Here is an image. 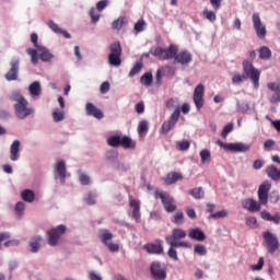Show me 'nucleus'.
<instances>
[{"label":"nucleus","instance_id":"obj_1","mask_svg":"<svg viewBox=\"0 0 280 280\" xmlns=\"http://www.w3.org/2000/svg\"><path fill=\"white\" fill-rule=\"evenodd\" d=\"M270 189H271L270 182L265 180L262 184L259 185L258 201H256L253 198L245 199L243 203L244 209L252 213L259 212L261 209V206L266 207L268 205Z\"/></svg>","mask_w":280,"mask_h":280},{"label":"nucleus","instance_id":"obj_2","mask_svg":"<svg viewBox=\"0 0 280 280\" xmlns=\"http://www.w3.org/2000/svg\"><path fill=\"white\" fill-rule=\"evenodd\" d=\"M243 71L245 74L237 73L233 75L232 83L241 84L246 80V78H248L253 82L255 89H258L260 72L253 66L250 61H243Z\"/></svg>","mask_w":280,"mask_h":280},{"label":"nucleus","instance_id":"obj_3","mask_svg":"<svg viewBox=\"0 0 280 280\" xmlns=\"http://www.w3.org/2000/svg\"><path fill=\"white\" fill-rule=\"evenodd\" d=\"M165 106L168 110L174 109V112L170 116V119L162 124V127H161L162 135H167L172 129H174V127L178 122V119L180 116L179 102L177 98H168L165 102Z\"/></svg>","mask_w":280,"mask_h":280},{"label":"nucleus","instance_id":"obj_4","mask_svg":"<svg viewBox=\"0 0 280 280\" xmlns=\"http://www.w3.org/2000/svg\"><path fill=\"white\" fill-rule=\"evenodd\" d=\"M11 97L13 102H15L14 110L18 119H25L26 117H30V115H34V107H30V103L23 95L13 93Z\"/></svg>","mask_w":280,"mask_h":280},{"label":"nucleus","instance_id":"obj_5","mask_svg":"<svg viewBox=\"0 0 280 280\" xmlns=\"http://www.w3.org/2000/svg\"><path fill=\"white\" fill-rule=\"evenodd\" d=\"M187 236V232L183 229L175 228L172 230V235L165 236V242L170 245V247H182V248H190L189 242H185Z\"/></svg>","mask_w":280,"mask_h":280},{"label":"nucleus","instance_id":"obj_6","mask_svg":"<svg viewBox=\"0 0 280 280\" xmlns=\"http://www.w3.org/2000/svg\"><path fill=\"white\" fill-rule=\"evenodd\" d=\"M178 48L176 45L171 44L168 48L155 47L150 50V54L154 56L158 60H172L175 54H177Z\"/></svg>","mask_w":280,"mask_h":280},{"label":"nucleus","instance_id":"obj_7","mask_svg":"<svg viewBox=\"0 0 280 280\" xmlns=\"http://www.w3.org/2000/svg\"><path fill=\"white\" fill-rule=\"evenodd\" d=\"M154 198L161 199L164 210L167 213H174L177 210L175 199L167 191H160L158 188H155Z\"/></svg>","mask_w":280,"mask_h":280},{"label":"nucleus","instance_id":"obj_8","mask_svg":"<svg viewBox=\"0 0 280 280\" xmlns=\"http://www.w3.org/2000/svg\"><path fill=\"white\" fill-rule=\"evenodd\" d=\"M122 48L119 42L109 45L108 62L112 67H120Z\"/></svg>","mask_w":280,"mask_h":280},{"label":"nucleus","instance_id":"obj_9","mask_svg":"<svg viewBox=\"0 0 280 280\" xmlns=\"http://www.w3.org/2000/svg\"><path fill=\"white\" fill-rule=\"evenodd\" d=\"M67 233V226L63 224H60L56 228H52L48 231V244L51 247L58 246V242L60 241V237Z\"/></svg>","mask_w":280,"mask_h":280},{"label":"nucleus","instance_id":"obj_10","mask_svg":"<svg viewBox=\"0 0 280 280\" xmlns=\"http://www.w3.org/2000/svg\"><path fill=\"white\" fill-rule=\"evenodd\" d=\"M217 145L229 152L245 153L250 150V145L246 143H225L221 140H217Z\"/></svg>","mask_w":280,"mask_h":280},{"label":"nucleus","instance_id":"obj_11","mask_svg":"<svg viewBox=\"0 0 280 280\" xmlns=\"http://www.w3.org/2000/svg\"><path fill=\"white\" fill-rule=\"evenodd\" d=\"M262 238L268 246V253L273 254L279 249V241L277 238V235H275L272 232L265 231L262 234Z\"/></svg>","mask_w":280,"mask_h":280},{"label":"nucleus","instance_id":"obj_12","mask_svg":"<svg viewBox=\"0 0 280 280\" xmlns=\"http://www.w3.org/2000/svg\"><path fill=\"white\" fill-rule=\"evenodd\" d=\"M150 273L154 280L166 279V268L160 261H153L150 266Z\"/></svg>","mask_w":280,"mask_h":280},{"label":"nucleus","instance_id":"obj_13","mask_svg":"<svg viewBox=\"0 0 280 280\" xmlns=\"http://www.w3.org/2000/svg\"><path fill=\"white\" fill-rule=\"evenodd\" d=\"M143 249L150 255H162L164 253L162 240H155L153 243H147Z\"/></svg>","mask_w":280,"mask_h":280},{"label":"nucleus","instance_id":"obj_14","mask_svg":"<svg viewBox=\"0 0 280 280\" xmlns=\"http://www.w3.org/2000/svg\"><path fill=\"white\" fill-rule=\"evenodd\" d=\"M205 86L203 84H198L194 91V103L197 110H200L205 104Z\"/></svg>","mask_w":280,"mask_h":280},{"label":"nucleus","instance_id":"obj_15","mask_svg":"<svg viewBox=\"0 0 280 280\" xmlns=\"http://www.w3.org/2000/svg\"><path fill=\"white\" fill-rule=\"evenodd\" d=\"M253 24L258 38L260 39L265 38L267 34L266 26L261 23V20L258 13L253 14Z\"/></svg>","mask_w":280,"mask_h":280},{"label":"nucleus","instance_id":"obj_16","mask_svg":"<svg viewBox=\"0 0 280 280\" xmlns=\"http://www.w3.org/2000/svg\"><path fill=\"white\" fill-rule=\"evenodd\" d=\"M36 58H37V60H42V62H51V60L54 59V54H51V51H49V49L37 44L36 45Z\"/></svg>","mask_w":280,"mask_h":280},{"label":"nucleus","instance_id":"obj_17","mask_svg":"<svg viewBox=\"0 0 280 280\" xmlns=\"http://www.w3.org/2000/svg\"><path fill=\"white\" fill-rule=\"evenodd\" d=\"M85 114L86 116H91L97 120H102L104 118L103 112L92 103L85 104Z\"/></svg>","mask_w":280,"mask_h":280},{"label":"nucleus","instance_id":"obj_18","mask_svg":"<svg viewBox=\"0 0 280 280\" xmlns=\"http://www.w3.org/2000/svg\"><path fill=\"white\" fill-rule=\"evenodd\" d=\"M19 59H14L11 61V68L5 74V80H8V82L19 80Z\"/></svg>","mask_w":280,"mask_h":280},{"label":"nucleus","instance_id":"obj_19","mask_svg":"<svg viewBox=\"0 0 280 280\" xmlns=\"http://www.w3.org/2000/svg\"><path fill=\"white\" fill-rule=\"evenodd\" d=\"M55 172L59 176L61 185H65V182L67 180V163L65 160H60L57 162L55 166Z\"/></svg>","mask_w":280,"mask_h":280},{"label":"nucleus","instance_id":"obj_20","mask_svg":"<svg viewBox=\"0 0 280 280\" xmlns=\"http://www.w3.org/2000/svg\"><path fill=\"white\" fill-rule=\"evenodd\" d=\"M173 58L178 65H189V62L192 60L191 54L187 50L176 52Z\"/></svg>","mask_w":280,"mask_h":280},{"label":"nucleus","instance_id":"obj_21","mask_svg":"<svg viewBox=\"0 0 280 280\" xmlns=\"http://www.w3.org/2000/svg\"><path fill=\"white\" fill-rule=\"evenodd\" d=\"M125 150H135L136 141H133L129 136H119L118 138V148Z\"/></svg>","mask_w":280,"mask_h":280},{"label":"nucleus","instance_id":"obj_22","mask_svg":"<svg viewBox=\"0 0 280 280\" xmlns=\"http://www.w3.org/2000/svg\"><path fill=\"white\" fill-rule=\"evenodd\" d=\"M20 148L21 141L14 140L10 147V159L12 161H19V156H21Z\"/></svg>","mask_w":280,"mask_h":280},{"label":"nucleus","instance_id":"obj_23","mask_svg":"<svg viewBox=\"0 0 280 280\" xmlns=\"http://www.w3.org/2000/svg\"><path fill=\"white\" fill-rule=\"evenodd\" d=\"M260 218L264 220V221H267V222H271L276 225H279L280 223V215L279 213H275L273 215L270 214V212L264 210L260 212Z\"/></svg>","mask_w":280,"mask_h":280},{"label":"nucleus","instance_id":"obj_24","mask_svg":"<svg viewBox=\"0 0 280 280\" xmlns=\"http://www.w3.org/2000/svg\"><path fill=\"white\" fill-rule=\"evenodd\" d=\"M188 237L197 242H203L206 240V235L200 228L191 229L188 233Z\"/></svg>","mask_w":280,"mask_h":280},{"label":"nucleus","instance_id":"obj_25","mask_svg":"<svg viewBox=\"0 0 280 280\" xmlns=\"http://www.w3.org/2000/svg\"><path fill=\"white\" fill-rule=\"evenodd\" d=\"M179 180H183V176L180 173L177 172H171L167 174L166 179H165V184L167 186H171Z\"/></svg>","mask_w":280,"mask_h":280},{"label":"nucleus","instance_id":"obj_26","mask_svg":"<svg viewBox=\"0 0 280 280\" xmlns=\"http://www.w3.org/2000/svg\"><path fill=\"white\" fill-rule=\"evenodd\" d=\"M268 177L275 182L280 179V171L275 165L268 166L266 168Z\"/></svg>","mask_w":280,"mask_h":280},{"label":"nucleus","instance_id":"obj_27","mask_svg":"<svg viewBox=\"0 0 280 280\" xmlns=\"http://www.w3.org/2000/svg\"><path fill=\"white\" fill-rule=\"evenodd\" d=\"M98 237L102 244L106 246L114 238V235L108 230H102V233Z\"/></svg>","mask_w":280,"mask_h":280},{"label":"nucleus","instance_id":"obj_28","mask_svg":"<svg viewBox=\"0 0 280 280\" xmlns=\"http://www.w3.org/2000/svg\"><path fill=\"white\" fill-rule=\"evenodd\" d=\"M260 60H270L272 52L267 46H262L258 49Z\"/></svg>","mask_w":280,"mask_h":280},{"label":"nucleus","instance_id":"obj_29","mask_svg":"<svg viewBox=\"0 0 280 280\" xmlns=\"http://www.w3.org/2000/svg\"><path fill=\"white\" fill-rule=\"evenodd\" d=\"M21 198L24 200V202H34V199L36 198V195L33 190L25 189L21 192Z\"/></svg>","mask_w":280,"mask_h":280},{"label":"nucleus","instance_id":"obj_30","mask_svg":"<svg viewBox=\"0 0 280 280\" xmlns=\"http://www.w3.org/2000/svg\"><path fill=\"white\" fill-rule=\"evenodd\" d=\"M63 119H65V110L56 108L52 112V120H54V122H56V124L62 122Z\"/></svg>","mask_w":280,"mask_h":280},{"label":"nucleus","instance_id":"obj_31","mask_svg":"<svg viewBox=\"0 0 280 280\" xmlns=\"http://www.w3.org/2000/svg\"><path fill=\"white\" fill-rule=\"evenodd\" d=\"M189 195L196 199V200H200L205 197V192L202 190V187H196V188H192L190 191H189Z\"/></svg>","mask_w":280,"mask_h":280},{"label":"nucleus","instance_id":"obj_32","mask_svg":"<svg viewBox=\"0 0 280 280\" xmlns=\"http://www.w3.org/2000/svg\"><path fill=\"white\" fill-rule=\"evenodd\" d=\"M126 23L127 19L125 16H120L112 23V27L113 30H117V32H119V30H121V27L126 25Z\"/></svg>","mask_w":280,"mask_h":280},{"label":"nucleus","instance_id":"obj_33","mask_svg":"<svg viewBox=\"0 0 280 280\" xmlns=\"http://www.w3.org/2000/svg\"><path fill=\"white\" fill-rule=\"evenodd\" d=\"M153 82V77L152 73L145 72L141 78H140V83L144 86H151Z\"/></svg>","mask_w":280,"mask_h":280},{"label":"nucleus","instance_id":"obj_34","mask_svg":"<svg viewBox=\"0 0 280 280\" xmlns=\"http://www.w3.org/2000/svg\"><path fill=\"white\" fill-rule=\"evenodd\" d=\"M14 211L18 218H23V213L25 211V203L23 201L16 202L14 207Z\"/></svg>","mask_w":280,"mask_h":280},{"label":"nucleus","instance_id":"obj_35","mask_svg":"<svg viewBox=\"0 0 280 280\" xmlns=\"http://www.w3.org/2000/svg\"><path fill=\"white\" fill-rule=\"evenodd\" d=\"M119 135L110 136L107 138V145L110 148H118Z\"/></svg>","mask_w":280,"mask_h":280},{"label":"nucleus","instance_id":"obj_36","mask_svg":"<svg viewBox=\"0 0 280 280\" xmlns=\"http://www.w3.org/2000/svg\"><path fill=\"white\" fill-rule=\"evenodd\" d=\"M200 158H201V164L209 163L211 161L210 151L207 149L201 150Z\"/></svg>","mask_w":280,"mask_h":280},{"label":"nucleus","instance_id":"obj_37","mask_svg":"<svg viewBox=\"0 0 280 280\" xmlns=\"http://www.w3.org/2000/svg\"><path fill=\"white\" fill-rule=\"evenodd\" d=\"M149 131V125L147 120H140L139 127H138V133L139 135H145Z\"/></svg>","mask_w":280,"mask_h":280},{"label":"nucleus","instance_id":"obj_38","mask_svg":"<svg viewBox=\"0 0 280 280\" xmlns=\"http://www.w3.org/2000/svg\"><path fill=\"white\" fill-rule=\"evenodd\" d=\"M172 222H173L174 224H177V225L184 224V213H183V211H177V212L174 214V218H173Z\"/></svg>","mask_w":280,"mask_h":280},{"label":"nucleus","instance_id":"obj_39","mask_svg":"<svg viewBox=\"0 0 280 280\" xmlns=\"http://www.w3.org/2000/svg\"><path fill=\"white\" fill-rule=\"evenodd\" d=\"M194 253L199 255V256H206L207 255V248L202 244H196L194 246Z\"/></svg>","mask_w":280,"mask_h":280},{"label":"nucleus","instance_id":"obj_40","mask_svg":"<svg viewBox=\"0 0 280 280\" xmlns=\"http://www.w3.org/2000/svg\"><path fill=\"white\" fill-rule=\"evenodd\" d=\"M228 217V212H226V210H220V211H218V212H215V213H211L210 215H209V220H218V219H224V218H226Z\"/></svg>","mask_w":280,"mask_h":280},{"label":"nucleus","instance_id":"obj_41","mask_svg":"<svg viewBox=\"0 0 280 280\" xmlns=\"http://www.w3.org/2000/svg\"><path fill=\"white\" fill-rule=\"evenodd\" d=\"M182 246H171L168 252H167V255L168 257L174 260V261H177L178 260V256H177V250L175 248H180Z\"/></svg>","mask_w":280,"mask_h":280},{"label":"nucleus","instance_id":"obj_42","mask_svg":"<svg viewBox=\"0 0 280 280\" xmlns=\"http://www.w3.org/2000/svg\"><path fill=\"white\" fill-rule=\"evenodd\" d=\"M203 16H206V19L210 22V23H214V21H217V15L213 11H209L208 9L203 10Z\"/></svg>","mask_w":280,"mask_h":280},{"label":"nucleus","instance_id":"obj_43","mask_svg":"<svg viewBox=\"0 0 280 280\" xmlns=\"http://www.w3.org/2000/svg\"><path fill=\"white\" fill-rule=\"evenodd\" d=\"M233 127L234 125L232 122L228 124L226 126H224L222 132H221V137L223 139H226V137L233 131Z\"/></svg>","mask_w":280,"mask_h":280},{"label":"nucleus","instance_id":"obj_44","mask_svg":"<svg viewBox=\"0 0 280 280\" xmlns=\"http://www.w3.org/2000/svg\"><path fill=\"white\" fill-rule=\"evenodd\" d=\"M142 69V63L141 62H137L132 69L129 72V77L133 78L135 75H137V73H139V71H141Z\"/></svg>","mask_w":280,"mask_h":280},{"label":"nucleus","instance_id":"obj_45","mask_svg":"<svg viewBox=\"0 0 280 280\" xmlns=\"http://www.w3.org/2000/svg\"><path fill=\"white\" fill-rule=\"evenodd\" d=\"M48 27L52 30L55 34H60V32H62V28H60V26L52 20L48 21Z\"/></svg>","mask_w":280,"mask_h":280},{"label":"nucleus","instance_id":"obj_46","mask_svg":"<svg viewBox=\"0 0 280 280\" xmlns=\"http://www.w3.org/2000/svg\"><path fill=\"white\" fill-rule=\"evenodd\" d=\"M79 180L83 186H89L91 184V177H89L86 174H80Z\"/></svg>","mask_w":280,"mask_h":280},{"label":"nucleus","instance_id":"obj_47","mask_svg":"<svg viewBox=\"0 0 280 280\" xmlns=\"http://www.w3.org/2000/svg\"><path fill=\"white\" fill-rule=\"evenodd\" d=\"M245 222H246V225L252 229H256L257 226V219L255 217H247Z\"/></svg>","mask_w":280,"mask_h":280},{"label":"nucleus","instance_id":"obj_48","mask_svg":"<svg viewBox=\"0 0 280 280\" xmlns=\"http://www.w3.org/2000/svg\"><path fill=\"white\" fill-rule=\"evenodd\" d=\"M144 25H145L144 20H139V21L135 24V32H137V34H139L140 32H143Z\"/></svg>","mask_w":280,"mask_h":280},{"label":"nucleus","instance_id":"obj_49","mask_svg":"<svg viewBox=\"0 0 280 280\" xmlns=\"http://www.w3.org/2000/svg\"><path fill=\"white\" fill-rule=\"evenodd\" d=\"M177 145H178V150L179 151H187L189 150V147H190V142L185 140V141H179L177 142Z\"/></svg>","mask_w":280,"mask_h":280},{"label":"nucleus","instance_id":"obj_50","mask_svg":"<svg viewBox=\"0 0 280 280\" xmlns=\"http://www.w3.org/2000/svg\"><path fill=\"white\" fill-rule=\"evenodd\" d=\"M264 264H265V260H264L262 257H260L258 262H257V265H252V270L253 271H260V270H262Z\"/></svg>","mask_w":280,"mask_h":280},{"label":"nucleus","instance_id":"obj_51","mask_svg":"<svg viewBox=\"0 0 280 280\" xmlns=\"http://www.w3.org/2000/svg\"><path fill=\"white\" fill-rule=\"evenodd\" d=\"M105 246L108 248V250L110 253H118V250H119L118 244H115V243H112V242H108Z\"/></svg>","mask_w":280,"mask_h":280},{"label":"nucleus","instance_id":"obj_52","mask_svg":"<svg viewBox=\"0 0 280 280\" xmlns=\"http://www.w3.org/2000/svg\"><path fill=\"white\" fill-rule=\"evenodd\" d=\"M90 16H91V21L92 23H97L98 19H100V14L95 12V9L92 8L89 12Z\"/></svg>","mask_w":280,"mask_h":280},{"label":"nucleus","instance_id":"obj_53","mask_svg":"<svg viewBox=\"0 0 280 280\" xmlns=\"http://www.w3.org/2000/svg\"><path fill=\"white\" fill-rule=\"evenodd\" d=\"M26 54H28V56H31V60H32L33 65H36V49L27 48Z\"/></svg>","mask_w":280,"mask_h":280},{"label":"nucleus","instance_id":"obj_54","mask_svg":"<svg viewBox=\"0 0 280 280\" xmlns=\"http://www.w3.org/2000/svg\"><path fill=\"white\" fill-rule=\"evenodd\" d=\"M109 89H110V85H109L108 81H105L101 84L100 92H101V94H106V93H108Z\"/></svg>","mask_w":280,"mask_h":280},{"label":"nucleus","instance_id":"obj_55","mask_svg":"<svg viewBox=\"0 0 280 280\" xmlns=\"http://www.w3.org/2000/svg\"><path fill=\"white\" fill-rule=\"evenodd\" d=\"M85 202L88 206H94L96 203L94 195L89 194L85 198Z\"/></svg>","mask_w":280,"mask_h":280},{"label":"nucleus","instance_id":"obj_56","mask_svg":"<svg viewBox=\"0 0 280 280\" xmlns=\"http://www.w3.org/2000/svg\"><path fill=\"white\" fill-rule=\"evenodd\" d=\"M270 103L271 104H278L280 103V91L276 92L271 97H270Z\"/></svg>","mask_w":280,"mask_h":280},{"label":"nucleus","instance_id":"obj_57","mask_svg":"<svg viewBox=\"0 0 280 280\" xmlns=\"http://www.w3.org/2000/svg\"><path fill=\"white\" fill-rule=\"evenodd\" d=\"M269 199L272 203H277L280 200L278 191H272Z\"/></svg>","mask_w":280,"mask_h":280},{"label":"nucleus","instance_id":"obj_58","mask_svg":"<svg viewBox=\"0 0 280 280\" xmlns=\"http://www.w3.org/2000/svg\"><path fill=\"white\" fill-rule=\"evenodd\" d=\"M136 113L141 115L144 113V105L143 102H139L136 104Z\"/></svg>","mask_w":280,"mask_h":280},{"label":"nucleus","instance_id":"obj_59","mask_svg":"<svg viewBox=\"0 0 280 280\" xmlns=\"http://www.w3.org/2000/svg\"><path fill=\"white\" fill-rule=\"evenodd\" d=\"M107 5V1L106 0H101L96 3V9L98 10V12H102V10H104Z\"/></svg>","mask_w":280,"mask_h":280},{"label":"nucleus","instance_id":"obj_60","mask_svg":"<svg viewBox=\"0 0 280 280\" xmlns=\"http://www.w3.org/2000/svg\"><path fill=\"white\" fill-rule=\"evenodd\" d=\"M273 145H275V140L272 139H268L264 143L265 150H270L271 148H273Z\"/></svg>","mask_w":280,"mask_h":280},{"label":"nucleus","instance_id":"obj_61","mask_svg":"<svg viewBox=\"0 0 280 280\" xmlns=\"http://www.w3.org/2000/svg\"><path fill=\"white\" fill-rule=\"evenodd\" d=\"M186 213H187L188 218L191 220H195L197 218L196 211L192 208H188L186 210Z\"/></svg>","mask_w":280,"mask_h":280},{"label":"nucleus","instance_id":"obj_62","mask_svg":"<svg viewBox=\"0 0 280 280\" xmlns=\"http://www.w3.org/2000/svg\"><path fill=\"white\" fill-rule=\"evenodd\" d=\"M264 166V162L261 160H256L253 164L254 170L259 171Z\"/></svg>","mask_w":280,"mask_h":280},{"label":"nucleus","instance_id":"obj_63","mask_svg":"<svg viewBox=\"0 0 280 280\" xmlns=\"http://www.w3.org/2000/svg\"><path fill=\"white\" fill-rule=\"evenodd\" d=\"M222 0H210L211 5L214 8V10H218L221 7Z\"/></svg>","mask_w":280,"mask_h":280},{"label":"nucleus","instance_id":"obj_64","mask_svg":"<svg viewBox=\"0 0 280 280\" xmlns=\"http://www.w3.org/2000/svg\"><path fill=\"white\" fill-rule=\"evenodd\" d=\"M90 280H102V277L96 275L94 271L90 272Z\"/></svg>","mask_w":280,"mask_h":280}]
</instances>
